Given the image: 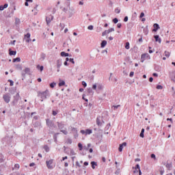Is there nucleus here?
<instances>
[{"label":"nucleus","mask_w":175,"mask_h":175,"mask_svg":"<svg viewBox=\"0 0 175 175\" xmlns=\"http://www.w3.org/2000/svg\"><path fill=\"white\" fill-rule=\"evenodd\" d=\"M38 98H40L41 102H43V100H44V99H47V96H49V90L38 92Z\"/></svg>","instance_id":"obj_1"},{"label":"nucleus","mask_w":175,"mask_h":175,"mask_svg":"<svg viewBox=\"0 0 175 175\" xmlns=\"http://www.w3.org/2000/svg\"><path fill=\"white\" fill-rule=\"evenodd\" d=\"M68 18H70L72 16H75V14L76 13V11L75 10L74 7H70V2H68Z\"/></svg>","instance_id":"obj_2"},{"label":"nucleus","mask_w":175,"mask_h":175,"mask_svg":"<svg viewBox=\"0 0 175 175\" xmlns=\"http://www.w3.org/2000/svg\"><path fill=\"white\" fill-rule=\"evenodd\" d=\"M3 99L5 103H9V102H10V99H12V96H10V94L6 93L3 95Z\"/></svg>","instance_id":"obj_3"},{"label":"nucleus","mask_w":175,"mask_h":175,"mask_svg":"<svg viewBox=\"0 0 175 175\" xmlns=\"http://www.w3.org/2000/svg\"><path fill=\"white\" fill-rule=\"evenodd\" d=\"M103 124H105V120H103V118L101 116L97 117L96 125H98V126H102V125H103Z\"/></svg>","instance_id":"obj_4"},{"label":"nucleus","mask_w":175,"mask_h":175,"mask_svg":"<svg viewBox=\"0 0 175 175\" xmlns=\"http://www.w3.org/2000/svg\"><path fill=\"white\" fill-rule=\"evenodd\" d=\"M18 99H20V94L16 93V94L14 96V100L12 101L13 106H16V105H17V102H18Z\"/></svg>","instance_id":"obj_5"},{"label":"nucleus","mask_w":175,"mask_h":175,"mask_svg":"<svg viewBox=\"0 0 175 175\" xmlns=\"http://www.w3.org/2000/svg\"><path fill=\"white\" fill-rule=\"evenodd\" d=\"M22 77H25L26 75H31V69L29 68H25L24 70L22 71Z\"/></svg>","instance_id":"obj_6"},{"label":"nucleus","mask_w":175,"mask_h":175,"mask_svg":"<svg viewBox=\"0 0 175 175\" xmlns=\"http://www.w3.org/2000/svg\"><path fill=\"white\" fill-rule=\"evenodd\" d=\"M80 132L82 135H85V136H87V135H91V133H92V130L91 129L81 130Z\"/></svg>","instance_id":"obj_7"},{"label":"nucleus","mask_w":175,"mask_h":175,"mask_svg":"<svg viewBox=\"0 0 175 175\" xmlns=\"http://www.w3.org/2000/svg\"><path fill=\"white\" fill-rule=\"evenodd\" d=\"M23 40H25L26 43H29L31 42V33H27L25 34Z\"/></svg>","instance_id":"obj_8"},{"label":"nucleus","mask_w":175,"mask_h":175,"mask_svg":"<svg viewBox=\"0 0 175 175\" xmlns=\"http://www.w3.org/2000/svg\"><path fill=\"white\" fill-rule=\"evenodd\" d=\"M53 18H54V16H53V15H49L46 17V21L47 25H49L50 24V23H51V21H52V20H53Z\"/></svg>","instance_id":"obj_9"},{"label":"nucleus","mask_w":175,"mask_h":175,"mask_svg":"<svg viewBox=\"0 0 175 175\" xmlns=\"http://www.w3.org/2000/svg\"><path fill=\"white\" fill-rule=\"evenodd\" d=\"M46 125L49 126V128H53L54 127V122L53 120H50V119H46Z\"/></svg>","instance_id":"obj_10"},{"label":"nucleus","mask_w":175,"mask_h":175,"mask_svg":"<svg viewBox=\"0 0 175 175\" xmlns=\"http://www.w3.org/2000/svg\"><path fill=\"white\" fill-rule=\"evenodd\" d=\"M146 58H150V55H148V53H144L142 55L141 62H144Z\"/></svg>","instance_id":"obj_11"},{"label":"nucleus","mask_w":175,"mask_h":175,"mask_svg":"<svg viewBox=\"0 0 175 175\" xmlns=\"http://www.w3.org/2000/svg\"><path fill=\"white\" fill-rule=\"evenodd\" d=\"M113 31H114V28H111L108 30H105V31L103 32L102 36H105L106 35H107V33H110V32H113Z\"/></svg>","instance_id":"obj_12"},{"label":"nucleus","mask_w":175,"mask_h":175,"mask_svg":"<svg viewBox=\"0 0 175 175\" xmlns=\"http://www.w3.org/2000/svg\"><path fill=\"white\" fill-rule=\"evenodd\" d=\"M46 163L48 169H53V167L51 165H53V159L46 161Z\"/></svg>","instance_id":"obj_13"},{"label":"nucleus","mask_w":175,"mask_h":175,"mask_svg":"<svg viewBox=\"0 0 175 175\" xmlns=\"http://www.w3.org/2000/svg\"><path fill=\"white\" fill-rule=\"evenodd\" d=\"M124 147H126V142H123L122 144H120V146H119L120 152H122V150H123Z\"/></svg>","instance_id":"obj_14"},{"label":"nucleus","mask_w":175,"mask_h":175,"mask_svg":"<svg viewBox=\"0 0 175 175\" xmlns=\"http://www.w3.org/2000/svg\"><path fill=\"white\" fill-rule=\"evenodd\" d=\"M153 27H154V29H152V32H157V31H158V29H159V28H161L158 23H154L153 25Z\"/></svg>","instance_id":"obj_15"},{"label":"nucleus","mask_w":175,"mask_h":175,"mask_svg":"<svg viewBox=\"0 0 175 175\" xmlns=\"http://www.w3.org/2000/svg\"><path fill=\"white\" fill-rule=\"evenodd\" d=\"M133 169H135V170H138L139 175H142V170H140V165L137 164L135 167H133Z\"/></svg>","instance_id":"obj_16"},{"label":"nucleus","mask_w":175,"mask_h":175,"mask_svg":"<svg viewBox=\"0 0 175 175\" xmlns=\"http://www.w3.org/2000/svg\"><path fill=\"white\" fill-rule=\"evenodd\" d=\"M72 131L75 132V133L74 134V137L75 139H77L79 137V133H77V129L76 128H72Z\"/></svg>","instance_id":"obj_17"},{"label":"nucleus","mask_w":175,"mask_h":175,"mask_svg":"<svg viewBox=\"0 0 175 175\" xmlns=\"http://www.w3.org/2000/svg\"><path fill=\"white\" fill-rule=\"evenodd\" d=\"M57 126H58L59 129L62 130V129H64V128H65V124H63L62 122H57Z\"/></svg>","instance_id":"obj_18"},{"label":"nucleus","mask_w":175,"mask_h":175,"mask_svg":"<svg viewBox=\"0 0 175 175\" xmlns=\"http://www.w3.org/2000/svg\"><path fill=\"white\" fill-rule=\"evenodd\" d=\"M170 77L172 79V81H173V83H175V80L174 79H175V71H173L170 73Z\"/></svg>","instance_id":"obj_19"},{"label":"nucleus","mask_w":175,"mask_h":175,"mask_svg":"<svg viewBox=\"0 0 175 175\" xmlns=\"http://www.w3.org/2000/svg\"><path fill=\"white\" fill-rule=\"evenodd\" d=\"M62 66V59H57V69H59Z\"/></svg>","instance_id":"obj_20"},{"label":"nucleus","mask_w":175,"mask_h":175,"mask_svg":"<svg viewBox=\"0 0 175 175\" xmlns=\"http://www.w3.org/2000/svg\"><path fill=\"white\" fill-rule=\"evenodd\" d=\"M154 38L155 40V42H158L159 43H161L162 40L161 39V38H159V35L154 36Z\"/></svg>","instance_id":"obj_21"},{"label":"nucleus","mask_w":175,"mask_h":175,"mask_svg":"<svg viewBox=\"0 0 175 175\" xmlns=\"http://www.w3.org/2000/svg\"><path fill=\"white\" fill-rule=\"evenodd\" d=\"M106 44H107V41H106V40H103V41L101 42V44H100V47H101L102 49H103V47H105V46H106Z\"/></svg>","instance_id":"obj_22"},{"label":"nucleus","mask_w":175,"mask_h":175,"mask_svg":"<svg viewBox=\"0 0 175 175\" xmlns=\"http://www.w3.org/2000/svg\"><path fill=\"white\" fill-rule=\"evenodd\" d=\"M88 94H89V95H94V90H92V88L88 89Z\"/></svg>","instance_id":"obj_23"},{"label":"nucleus","mask_w":175,"mask_h":175,"mask_svg":"<svg viewBox=\"0 0 175 175\" xmlns=\"http://www.w3.org/2000/svg\"><path fill=\"white\" fill-rule=\"evenodd\" d=\"M17 70H23V66L21 64H17L15 66Z\"/></svg>","instance_id":"obj_24"},{"label":"nucleus","mask_w":175,"mask_h":175,"mask_svg":"<svg viewBox=\"0 0 175 175\" xmlns=\"http://www.w3.org/2000/svg\"><path fill=\"white\" fill-rule=\"evenodd\" d=\"M61 57H69V53H66L64 51L61 52L60 53Z\"/></svg>","instance_id":"obj_25"},{"label":"nucleus","mask_w":175,"mask_h":175,"mask_svg":"<svg viewBox=\"0 0 175 175\" xmlns=\"http://www.w3.org/2000/svg\"><path fill=\"white\" fill-rule=\"evenodd\" d=\"M9 51L10 55H16V54H17V51H12V49H10Z\"/></svg>","instance_id":"obj_26"},{"label":"nucleus","mask_w":175,"mask_h":175,"mask_svg":"<svg viewBox=\"0 0 175 175\" xmlns=\"http://www.w3.org/2000/svg\"><path fill=\"white\" fill-rule=\"evenodd\" d=\"M165 166L167 169H168V170H172V167L173 165H172V163H167Z\"/></svg>","instance_id":"obj_27"},{"label":"nucleus","mask_w":175,"mask_h":175,"mask_svg":"<svg viewBox=\"0 0 175 175\" xmlns=\"http://www.w3.org/2000/svg\"><path fill=\"white\" fill-rule=\"evenodd\" d=\"M46 59V55L44 53H41L40 55V61H44V59Z\"/></svg>","instance_id":"obj_28"},{"label":"nucleus","mask_w":175,"mask_h":175,"mask_svg":"<svg viewBox=\"0 0 175 175\" xmlns=\"http://www.w3.org/2000/svg\"><path fill=\"white\" fill-rule=\"evenodd\" d=\"M91 165H92V167L93 169H95V166H98V164H96V162H95V161H92Z\"/></svg>","instance_id":"obj_29"},{"label":"nucleus","mask_w":175,"mask_h":175,"mask_svg":"<svg viewBox=\"0 0 175 175\" xmlns=\"http://www.w3.org/2000/svg\"><path fill=\"white\" fill-rule=\"evenodd\" d=\"M62 85H65V82L64 81L59 79V87H62Z\"/></svg>","instance_id":"obj_30"},{"label":"nucleus","mask_w":175,"mask_h":175,"mask_svg":"<svg viewBox=\"0 0 175 175\" xmlns=\"http://www.w3.org/2000/svg\"><path fill=\"white\" fill-rule=\"evenodd\" d=\"M58 135H59V133H55L53 136V139H54V141L55 143H57V137Z\"/></svg>","instance_id":"obj_31"},{"label":"nucleus","mask_w":175,"mask_h":175,"mask_svg":"<svg viewBox=\"0 0 175 175\" xmlns=\"http://www.w3.org/2000/svg\"><path fill=\"white\" fill-rule=\"evenodd\" d=\"M21 61V59L20 57H16L13 59L12 62H20Z\"/></svg>","instance_id":"obj_32"},{"label":"nucleus","mask_w":175,"mask_h":175,"mask_svg":"<svg viewBox=\"0 0 175 175\" xmlns=\"http://www.w3.org/2000/svg\"><path fill=\"white\" fill-rule=\"evenodd\" d=\"M44 149L45 150L46 152H49V151H50V148H49V146L47 145H45L44 146Z\"/></svg>","instance_id":"obj_33"},{"label":"nucleus","mask_w":175,"mask_h":175,"mask_svg":"<svg viewBox=\"0 0 175 175\" xmlns=\"http://www.w3.org/2000/svg\"><path fill=\"white\" fill-rule=\"evenodd\" d=\"M59 111L57 109H56L55 111L53 110L52 111V115L53 116H57V114H58Z\"/></svg>","instance_id":"obj_34"},{"label":"nucleus","mask_w":175,"mask_h":175,"mask_svg":"<svg viewBox=\"0 0 175 175\" xmlns=\"http://www.w3.org/2000/svg\"><path fill=\"white\" fill-rule=\"evenodd\" d=\"M55 85H57V83L55 82L50 83L51 88H54V87H55Z\"/></svg>","instance_id":"obj_35"},{"label":"nucleus","mask_w":175,"mask_h":175,"mask_svg":"<svg viewBox=\"0 0 175 175\" xmlns=\"http://www.w3.org/2000/svg\"><path fill=\"white\" fill-rule=\"evenodd\" d=\"M78 147L79 148V151H81V150H83V144H81V143L78 144Z\"/></svg>","instance_id":"obj_36"},{"label":"nucleus","mask_w":175,"mask_h":175,"mask_svg":"<svg viewBox=\"0 0 175 175\" xmlns=\"http://www.w3.org/2000/svg\"><path fill=\"white\" fill-rule=\"evenodd\" d=\"M111 126V124L110 123H109L108 124H107V126H105V129L107 131H109V129H110V127Z\"/></svg>","instance_id":"obj_37"},{"label":"nucleus","mask_w":175,"mask_h":175,"mask_svg":"<svg viewBox=\"0 0 175 175\" xmlns=\"http://www.w3.org/2000/svg\"><path fill=\"white\" fill-rule=\"evenodd\" d=\"M125 49H126V50H129V49H130L129 42H126Z\"/></svg>","instance_id":"obj_38"},{"label":"nucleus","mask_w":175,"mask_h":175,"mask_svg":"<svg viewBox=\"0 0 175 175\" xmlns=\"http://www.w3.org/2000/svg\"><path fill=\"white\" fill-rule=\"evenodd\" d=\"M165 57L169 58V57H170V53L167 52V51H165Z\"/></svg>","instance_id":"obj_39"},{"label":"nucleus","mask_w":175,"mask_h":175,"mask_svg":"<svg viewBox=\"0 0 175 175\" xmlns=\"http://www.w3.org/2000/svg\"><path fill=\"white\" fill-rule=\"evenodd\" d=\"M112 21L114 24H117V23H118V18H115L112 20Z\"/></svg>","instance_id":"obj_40"},{"label":"nucleus","mask_w":175,"mask_h":175,"mask_svg":"<svg viewBox=\"0 0 175 175\" xmlns=\"http://www.w3.org/2000/svg\"><path fill=\"white\" fill-rule=\"evenodd\" d=\"M37 68H38V69H40V72H42L43 69H44V67L43 66H38Z\"/></svg>","instance_id":"obj_41"},{"label":"nucleus","mask_w":175,"mask_h":175,"mask_svg":"<svg viewBox=\"0 0 175 175\" xmlns=\"http://www.w3.org/2000/svg\"><path fill=\"white\" fill-rule=\"evenodd\" d=\"M8 81L10 83V85L11 87H12V85H14V82L13 81H12L11 79H9Z\"/></svg>","instance_id":"obj_42"},{"label":"nucleus","mask_w":175,"mask_h":175,"mask_svg":"<svg viewBox=\"0 0 175 175\" xmlns=\"http://www.w3.org/2000/svg\"><path fill=\"white\" fill-rule=\"evenodd\" d=\"M163 88V86L161 85H158L157 86V90H162Z\"/></svg>","instance_id":"obj_43"},{"label":"nucleus","mask_w":175,"mask_h":175,"mask_svg":"<svg viewBox=\"0 0 175 175\" xmlns=\"http://www.w3.org/2000/svg\"><path fill=\"white\" fill-rule=\"evenodd\" d=\"M88 29H89L90 31H92V29H94V26L93 25L88 26Z\"/></svg>","instance_id":"obj_44"},{"label":"nucleus","mask_w":175,"mask_h":175,"mask_svg":"<svg viewBox=\"0 0 175 175\" xmlns=\"http://www.w3.org/2000/svg\"><path fill=\"white\" fill-rule=\"evenodd\" d=\"M121 105H113L112 107H113L114 110H117V109H118Z\"/></svg>","instance_id":"obj_45"},{"label":"nucleus","mask_w":175,"mask_h":175,"mask_svg":"<svg viewBox=\"0 0 175 175\" xmlns=\"http://www.w3.org/2000/svg\"><path fill=\"white\" fill-rule=\"evenodd\" d=\"M67 144H72V139L70 138H68L66 142Z\"/></svg>","instance_id":"obj_46"},{"label":"nucleus","mask_w":175,"mask_h":175,"mask_svg":"<svg viewBox=\"0 0 175 175\" xmlns=\"http://www.w3.org/2000/svg\"><path fill=\"white\" fill-rule=\"evenodd\" d=\"M97 88L98 90H103V85L100 84L98 85Z\"/></svg>","instance_id":"obj_47"},{"label":"nucleus","mask_w":175,"mask_h":175,"mask_svg":"<svg viewBox=\"0 0 175 175\" xmlns=\"http://www.w3.org/2000/svg\"><path fill=\"white\" fill-rule=\"evenodd\" d=\"M60 132H62L64 135H68V131L66 130H61Z\"/></svg>","instance_id":"obj_48"},{"label":"nucleus","mask_w":175,"mask_h":175,"mask_svg":"<svg viewBox=\"0 0 175 175\" xmlns=\"http://www.w3.org/2000/svg\"><path fill=\"white\" fill-rule=\"evenodd\" d=\"M121 12V10L120 9H118V8H116L115 9V12L117 13V14H119V13Z\"/></svg>","instance_id":"obj_49"},{"label":"nucleus","mask_w":175,"mask_h":175,"mask_svg":"<svg viewBox=\"0 0 175 175\" xmlns=\"http://www.w3.org/2000/svg\"><path fill=\"white\" fill-rule=\"evenodd\" d=\"M1 162H3V156H2L1 154H0V163H1Z\"/></svg>","instance_id":"obj_50"},{"label":"nucleus","mask_w":175,"mask_h":175,"mask_svg":"<svg viewBox=\"0 0 175 175\" xmlns=\"http://www.w3.org/2000/svg\"><path fill=\"white\" fill-rule=\"evenodd\" d=\"M150 157H151V158L152 159H157V157H156V156H155V154H152L151 155H150Z\"/></svg>","instance_id":"obj_51"},{"label":"nucleus","mask_w":175,"mask_h":175,"mask_svg":"<svg viewBox=\"0 0 175 175\" xmlns=\"http://www.w3.org/2000/svg\"><path fill=\"white\" fill-rule=\"evenodd\" d=\"M70 154L71 155H76V153L75 152V150H73V149H70Z\"/></svg>","instance_id":"obj_52"},{"label":"nucleus","mask_w":175,"mask_h":175,"mask_svg":"<svg viewBox=\"0 0 175 175\" xmlns=\"http://www.w3.org/2000/svg\"><path fill=\"white\" fill-rule=\"evenodd\" d=\"M59 26L61 27L62 29H64L65 28V24L60 23Z\"/></svg>","instance_id":"obj_53"},{"label":"nucleus","mask_w":175,"mask_h":175,"mask_svg":"<svg viewBox=\"0 0 175 175\" xmlns=\"http://www.w3.org/2000/svg\"><path fill=\"white\" fill-rule=\"evenodd\" d=\"M15 23L16 24H20V19L19 18H16L15 19Z\"/></svg>","instance_id":"obj_54"},{"label":"nucleus","mask_w":175,"mask_h":175,"mask_svg":"<svg viewBox=\"0 0 175 175\" xmlns=\"http://www.w3.org/2000/svg\"><path fill=\"white\" fill-rule=\"evenodd\" d=\"M98 86H97V85H96V83H95V84H94L93 85H92V90H96V88H97Z\"/></svg>","instance_id":"obj_55"},{"label":"nucleus","mask_w":175,"mask_h":175,"mask_svg":"<svg viewBox=\"0 0 175 175\" xmlns=\"http://www.w3.org/2000/svg\"><path fill=\"white\" fill-rule=\"evenodd\" d=\"M82 85L85 88V87H87V83L85 81H82Z\"/></svg>","instance_id":"obj_56"},{"label":"nucleus","mask_w":175,"mask_h":175,"mask_svg":"<svg viewBox=\"0 0 175 175\" xmlns=\"http://www.w3.org/2000/svg\"><path fill=\"white\" fill-rule=\"evenodd\" d=\"M40 123L39 122H36L35 124H34V126H40Z\"/></svg>","instance_id":"obj_57"},{"label":"nucleus","mask_w":175,"mask_h":175,"mask_svg":"<svg viewBox=\"0 0 175 175\" xmlns=\"http://www.w3.org/2000/svg\"><path fill=\"white\" fill-rule=\"evenodd\" d=\"M120 169H118V170L115 172V174H116V175L120 174Z\"/></svg>","instance_id":"obj_58"},{"label":"nucleus","mask_w":175,"mask_h":175,"mask_svg":"<svg viewBox=\"0 0 175 175\" xmlns=\"http://www.w3.org/2000/svg\"><path fill=\"white\" fill-rule=\"evenodd\" d=\"M14 167H15V169H20V165H18V164H15V165H14Z\"/></svg>","instance_id":"obj_59"},{"label":"nucleus","mask_w":175,"mask_h":175,"mask_svg":"<svg viewBox=\"0 0 175 175\" xmlns=\"http://www.w3.org/2000/svg\"><path fill=\"white\" fill-rule=\"evenodd\" d=\"M144 16V12H142L139 16V18H143Z\"/></svg>","instance_id":"obj_60"},{"label":"nucleus","mask_w":175,"mask_h":175,"mask_svg":"<svg viewBox=\"0 0 175 175\" xmlns=\"http://www.w3.org/2000/svg\"><path fill=\"white\" fill-rule=\"evenodd\" d=\"M70 62H72L73 64H75V59L73 58H70Z\"/></svg>","instance_id":"obj_61"},{"label":"nucleus","mask_w":175,"mask_h":175,"mask_svg":"<svg viewBox=\"0 0 175 175\" xmlns=\"http://www.w3.org/2000/svg\"><path fill=\"white\" fill-rule=\"evenodd\" d=\"M0 10H5V8L3 7V5H0Z\"/></svg>","instance_id":"obj_62"},{"label":"nucleus","mask_w":175,"mask_h":175,"mask_svg":"<svg viewBox=\"0 0 175 175\" xmlns=\"http://www.w3.org/2000/svg\"><path fill=\"white\" fill-rule=\"evenodd\" d=\"M124 23H126L128 21V16H125L124 18Z\"/></svg>","instance_id":"obj_63"},{"label":"nucleus","mask_w":175,"mask_h":175,"mask_svg":"<svg viewBox=\"0 0 175 175\" xmlns=\"http://www.w3.org/2000/svg\"><path fill=\"white\" fill-rule=\"evenodd\" d=\"M122 25L121 23H118V24H117V27H118V28H121Z\"/></svg>","instance_id":"obj_64"}]
</instances>
